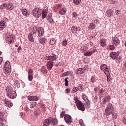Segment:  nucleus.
<instances>
[{"label":"nucleus","instance_id":"1","mask_svg":"<svg viewBox=\"0 0 126 126\" xmlns=\"http://www.w3.org/2000/svg\"><path fill=\"white\" fill-rule=\"evenodd\" d=\"M74 99L75 101L76 106H77L78 110L82 111H85V107H84V105H83V103H82V102L78 100V98L76 97H75Z\"/></svg>","mask_w":126,"mask_h":126},{"label":"nucleus","instance_id":"2","mask_svg":"<svg viewBox=\"0 0 126 126\" xmlns=\"http://www.w3.org/2000/svg\"><path fill=\"white\" fill-rule=\"evenodd\" d=\"M114 112V107L111 103H108L106 105V107L105 110V115L106 116H110L111 114H113Z\"/></svg>","mask_w":126,"mask_h":126},{"label":"nucleus","instance_id":"3","mask_svg":"<svg viewBox=\"0 0 126 126\" xmlns=\"http://www.w3.org/2000/svg\"><path fill=\"white\" fill-rule=\"evenodd\" d=\"M6 95L7 97H8L10 99H15V98H16V96H17L16 92H14V91L9 90L7 91Z\"/></svg>","mask_w":126,"mask_h":126},{"label":"nucleus","instance_id":"4","mask_svg":"<svg viewBox=\"0 0 126 126\" xmlns=\"http://www.w3.org/2000/svg\"><path fill=\"white\" fill-rule=\"evenodd\" d=\"M6 42L7 44H12L15 42V36L13 34H11L7 37Z\"/></svg>","mask_w":126,"mask_h":126},{"label":"nucleus","instance_id":"5","mask_svg":"<svg viewBox=\"0 0 126 126\" xmlns=\"http://www.w3.org/2000/svg\"><path fill=\"white\" fill-rule=\"evenodd\" d=\"M32 12L33 16L36 17V18H38V17L41 16V9H39L38 8L34 9Z\"/></svg>","mask_w":126,"mask_h":126},{"label":"nucleus","instance_id":"6","mask_svg":"<svg viewBox=\"0 0 126 126\" xmlns=\"http://www.w3.org/2000/svg\"><path fill=\"white\" fill-rule=\"evenodd\" d=\"M64 119L67 124H71L72 123V119L69 115H65Z\"/></svg>","mask_w":126,"mask_h":126},{"label":"nucleus","instance_id":"7","mask_svg":"<svg viewBox=\"0 0 126 126\" xmlns=\"http://www.w3.org/2000/svg\"><path fill=\"white\" fill-rule=\"evenodd\" d=\"M28 80H29V81H32V80H33V70H32V69H30L29 70H28Z\"/></svg>","mask_w":126,"mask_h":126},{"label":"nucleus","instance_id":"8","mask_svg":"<svg viewBox=\"0 0 126 126\" xmlns=\"http://www.w3.org/2000/svg\"><path fill=\"white\" fill-rule=\"evenodd\" d=\"M96 23H97L96 20H93V23H90L89 26V29L91 30H94V28H96Z\"/></svg>","mask_w":126,"mask_h":126},{"label":"nucleus","instance_id":"9","mask_svg":"<svg viewBox=\"0 0 126 126\" xmlns=\"http://www.w3.org/2000/svg\"><path fill=\"white\" fill-rule=\"evenodd\" d=\"M46 60H47V61H49V62H52V61H56L57 60V56L54 54L52 56H46Z\"/></svg>","mask_w":126,"mask_h":126},{"label":"nucleus","instance_id":"10","mask_svg":"<svg viewBox=\"0 0 126 126\" xmlns=\"http://www.w3.org/2000/svg\"><path fill=\"white\" fill-rule=\"evenodd\" d=\"M102 104L103 105H105L107 103V102H110L111 101V97H110V95H106L104 96V97L102 99Z\"/></svg>","mask_w":126,"mask_h":126},{"label":"nucleus","instance_id":"11","mask_svg":"<svg viewBox=\"0 0 126 126\" xmlns=\"http://www.w3.org/2000/svg\"><path fill=\"white\" fill-rule=\"evenodd\" d=\"M119 56V53L116 52H111L110 54V57L112 59V60H116L118 56Z\"/></svg>","mask_w":126,"mask_h":126},{"label":"nucleus","instance_id":"12","mask_svg":"<svg viewBox=\"0 0 126 126\" xmlns=\"http://www.w3.org/2000/svg\"><path fill=\"white\" fill-rule=\"evenodd\" d=\"M49 120L50 121V124L53 126H56L58 124V119L56 118L49 117Z\"/></svg>","mask_w":126,"mask_h":126},{"label":"nucleus","instance_id":"13","mask_svg":"<svg viewBox=\"0 0 126 126\" xmlns=\"http://www.w3.org/2000/svg\"><path fill=\"white\" fill-rule=\"evenodd\" d=\"M112 42L115 46L120 45V39H119V38L117 36L113 37Z\"/></svg>","mask_w":126,"mask_h":126},{"label":"nucleus","instance_id":"14","mask_svg":"<svg viewBox=\"0 0 126 126\" xmlns=\"http://www.w3.org/2000/svg\"><path fill=\"white\" fill-rule=\"evenodd\" d=\"M6 27V22L4 21H0V31L3 30Z\"/></svg>","mask_w":126,"mask_h":126},{"label":"nucleus","instance_id":"15","mask_svg":"<svg viewBox=\"0 0 126 126\" xmlns=\"http://www.w3.org/2000/svg\"><path fill=\"white\" fill-rule=\"evenodd\" d=\"M54 65V62L53 61H48L47 63V69L51 70Z\"/></svg>","mask_w":126,"mask_h":126},{"label":"nucleus","instance_id":"16","mask_svg":"<svg viewBox=\"0 0 126 126\" xmlns=\"http://www.w3.org/2000/svg\"><path fill=\"white\" fill-rule=\"evenodd\" d=\"M28 100L29 101H38L39 100V97L37 96H29L28 97Z\"/></svg>","mask_w":126,"mask_h":126},{"label":"nucleus","instance_id":"17","mask_svg":"<svg viewBox=\"0 0 126 126\" xmlns=\"http://www.w3.org/2000/svg\"><path fill=\"white\" fill-rule=\"evenodd\" d=\"M85 72V68H79L76 70V74H82Z\"/></svg>","mask_w":126,"mask_h":126},{"label":"nucleus","instance_id":"18","mask_svg":"<svg viewBox=\"0 0 126 126\" xmlns=\"http://www.w3.org/2000/svg\"><path fill=\"white\" fill-rule=\"evenodd\" d=\"M100 46L102 47H106L107 46V40L106 39H101L100 40Z\"/></svg>","mask_w":126,"mask_h":126},{"label":"nucleus","instance_id":"19","mask_svg":"<svg viewBox=\"0 0 126 126\" xmlns=\"http://www.w3.org/2000/svg\"><path fill=\"white\" fill-rule=\"evenodd\" d=\"M101 70H103L104 73H106V71H109V69L107 67V65L103 64L100 66Z\"/></svg>","mask_w":126,"mask_h":126},{"label":"nucleus","instance_id":"20","mask_svg":"<svg viewBox=\"0 0 126 126\" xmlns=\"http://www.w3.org/2000/svg\"><path fill=\"white\" fill-rule=\"evenodd\" d=\"M29 39L31 41V42H34V37H35V33H33L31 32L28 35Z\"/></svg>","mask_w":126,"mask_h":126},{"label":"nucleus","instance_id":"21","mask_svg":"<svg viewBox=\"0 0 126 126\" xmlns=\"http://www.w3.org/2000/svg\"><path fill=\"white\" fill-rule=\"evenodd\" d=\"M72 32L75 34L77 31H80V28L76 26H73L71 28Z\"/></svg>","mask_w":126,"mask_h":126},{"label":"nucleus","instance_id":"22","mask_svg":"<svg viewBox=\"0 0 126 126\" xmlns=\"http://www.w3.org/2000/svg\"><path fill=\"white\" fill-rule=\"evenodd\" d=\"M50 124H51V122L50 118H48V119L44 120L43 122V126H50Z\"/></svg>","mask_w":126,"mask_h":126},{"label":"nucleus","instance_id":"23","mask_svg":"<svg viewBox=\"0 0 126 126\" xmlns=\"http://www.w3.org/2000/svg\"><path fill=\"white\" fill-rule=\"evenodd\" d=\"M105 74L107 76V82H110V81H111V80L112 79V77H111V75H110V71H106Z\"/></svg>","mask_w":126,"mask_h":126},{"label":"nucleus","instance_id":"24","mask_svg":"<svg viewBox=\"0 0 126 126\" xmlns=\"http://www.w3.org/2000/svg\"><path fill=\"white\" fill-rule=\"evenodd\" d=\"M44 34V29L43 28H39L38 29V35L39 37H41V36H43Z\"/></svg>","mask_w":126,"mask_h":126},{"label":"nucleus","instance_id":"25","mask_svg":"<svg viewBox=\"0 0 126 126\" xmlns=\"http://www.w3.org/2000/svg\"><path fill=\"white\" fill-rule=\"evenodd\" d=\"M47 10H48V7H46L45 9L43 10L42 13V18H46L47 17Z\"/></svg>","mask_w":126,"mask_h":126},{"label":"nucleus","instance_id":"26","mask_svg":"<svg viewBox=\"0 0 126 126\" xmlns=\"http://www.w3.org/2000/svg\"><path fill=\"white\" fill-rule=\"evenodd\" d=\"M22 14L25 16H28L29 15L30 11L29 10H28L26 9H22Z\"/></svg>","mask_w":126,"mask_h":126},{"label":"nucleus","instance_id":"27","mask_svg":"<svg viewBox=\"0 0 126 126\" xmlns=\"http://www.w3.org/2000/svg\"><path fill=\"white\" fill-rule=\"evenodd\" d=\"M114 14V11H112L111 9H108L106 11V15L108 17H112V16Z\"/></svg>","mask_w":126,"mask_h":126},{"label":"nucleus","instance_id":"28","mask_svg":"<svg viewBox=\"0 0 126 126\" xmlns=\"http://www.w3.org/2000/svg\"><path fill=\"white\" fill-rule=\"evenodd\" d=\"M94 53H95V50H94L92 51H88L86 52L84 54V56H86V57H90V56H92Z\"/></svg>","mask_w":126,"mask_h":126},{"label":"nucleus","instance_id":"29","mask_svg":"<svg viewBox=\"0 0 126 126\" xmlns=\"http://www.w3.org/2000/svg\"><path fill=\"white\" fill-rule=\"evenodd\" d=\"M5 104H6L8 108H11L12 107V103L6 99H5Z\"/></svg>","mask_w":126,"mask_h":126},{"label":"nucleus","instance_id":"30","mask_svg":"<svg viewBox=\"0 0 126 126\" xmlns=\"http://www.w3.org/2000/svg\"><path fill=\"white\" fill-rule=\"evenodd\" d=\"M5 104H6L8 108H11L12 107V103L6 99H5Z\"/></svg>","mask_w":126,"mask_h":126},{"label":"nucleus","instance_id":"31","mask_svg":"<svg viewBox=\"0 0 126 126\" xmlns=\"http://www.w3.org/2000/svg\"><path fill=\"white\" fill-rule=\"evenodd\" d=\"M66 13V8H62L59 11V14L60 15H64V14H65Z\"/></svg>","mask_w":126,"mask_h":126},{"label":"nucleus","instance_id":"32","mask_svg":"<svg viewBox=\"0 0 126 126\" xmlns=\"http://www.w3.org/2000/svg\"><path fill=\"white\" fill-rule=\"evenodd\" d=\"M13 8V5H12V3H8V5H7V9H8V10H12Z\"/></svg>","mask_w":126,"mask_h":126},{"label":"nucleus","instance_id":"33","mask_svg":"<svg viewBox=\"0 0 126 126\" xmlns=\"http://www.w3.org/2000/svg\"><path fill=\"white\" fill-rule=\"evenodd\" d=\"M11 67H3L4 73H8L10 71V68Z\"/></svg>","mask_w":126,"mask_h":126},{"label":"nucleus","instance_id":"34","mask_svg":"<svg viewBox=\"0 0 126 126\" xmlns=\"http://www.w3.org/2000/svg\"><path fill=\"white\" fill-rule=\"evenodd\" d=\"M0 122H5L4 116H3V113L1 112H0Z\"/></svg>","mask_w":126,"mask_h":126},{"label":"nucleus","instance_id":"35","mask_svg":"<svg viewBox=\"0 0 126 126\" xmlns=\"http://www.w3.org/2000/svg\"><path fill=\"white\" fill-rule=\"evenodd\" d=\"M46 41H47V39H46L45 37H42L39 40V42L42 45H44Z\"/></svg>","mask_w":126,"mask_h":126},{"label":"nucleus","instance_id":"36","mask_svg":"<svg viewBox=\"0 0 126 126\" xmlns=\"http://www.w3.org/2000/svg\"><path fill=\"white\" fill-rule=\"evenodd\" d=\"M73 2L75 5H79L81 2V0H73Z\"/></svg>","mask_w":126,"mask_h":126},{"label":"nucleus","instance_id":"37","mask_svg":"<svg viewBox=\"0 0 126 126\" xmlns=\"http://www.w3.org/2000/svg\"><path fill=\"white\" fill-rule=\"evenodd\" d=\"M56 43V39L55 38H52L50 39L49 44L50 45H54Z\"/></svg>","mask_w":126,"mask_h":126},{"label":"nucleus","instance_id":"38","mask_svg":"<svg viewBox=\"0 0 126 126\" xmlns=\"http://www.w3.org/2000/svg\"><path fill=\"white\" fill-rule=\"evenodd\" d=\"M6 6H7V4L6 3H3L0 5V9H5Z\"/></svg>","mask_w":126,"mask_h":126},{"label":"nucleus","instance_id":"39","mask_svg":"<svg viewBox=\"0 0 126 126\" xmlns=\"http://www.w3.org/2000/svg\"><path fill=\"white\" fill-rule=\"evenodd\" d=\"M82 98L84 101H85V102H87V101L89 100L88 99V97H87V96H86L85 94H83L82 96Z\"/></svg>","mask_w":126,"mask_h":126},{"label":"nucleus","instance_id":"40","mask_svg":"<svg viewBox=\"0 0 126 126\" xmlns=\"http://www.w3.org/2000/svg\"><path fill=\"white\" fill-rule=\"evenodd\" d=\"M3 67H11L10 66V63L9 61H7L6 62H5Z\"/></svg>","mask_w":126,"mask_h":126},{"label":"nucleus","instance_id":"41","mask_svg":"<svg viewBox=\"0 0 126 126\" xmlns=\"http://www.w3.org/2000/svg\"><path fill=\"white\" fill-rule=\"evenodd\" d=\"M81 50L82 52H85V51H86V50H87V46L86 45H83L81 48Z\"/></svg>","mask_w":126,"mask_h":126},{"label":"nucleus","instance_id":"42","mask_svg":"<svg viewBox=\"0 0 126 126\" xmlns=\"http://www.w3.org/2000/svg\"><path fill=\"white\" fill-rule=\"evenodd\" d=\"M37 105V102H33L30 104V108H34Z\"/></svg>","mask_w":126,"mask_h":126},{"label":"nucleus","instance_id":"43","mask_svg":"<svg viewBox=\"0 0 126 126\" xmlns=\"http://www.w3.org/2000/svg\"><path fill=\"white\" fill-rule=\"evenodd\" d=\"M37 28H38V27H33V28L32 29V32H31L33 33V34H35V33H36V32L37 31Z\"/></svg>","mask_w":126,"mask_h":126},{"label":"nucleus","instance_id":"44","mask_svg":"<svg viewBox=\"0 0 126 126\" xmlns=\"http://www.w3.org/2000/svg\"><path fill=\"white\" fill-rule=\"evenodd\" d=\"M78 90H79V88H78L77 87L73 88L72 89V93H75V92H77V91H78Z\"/></svg>","mask_w":126,"mask_h":126},{"label":"nucleus","instance_id":"45","mask_svg":"<svg viewBox=\"0 0 126 126\" xmlns=\"http://www.w3.org/2000/svg\"><path fill=\"white\" fill-rule=\"evenodd\" d=\"M85 105L87 108H89V107H90V101H89V100L86 101Z\"/></svg>","mask_w":126,"mask_h":126},{"label":"nucleus","instance_id":"46","mask_svg":"<svg viewBox=\"0 0 126 126\" xmlns=\"http://www.w3.org/2000/svg\"><path fill=\"white\" fill-rule=\"evenodd\" d=\"M62 45L63 46H65V47L66 46V45H67V41H66V39L63 41Z\"/></svg>","mask_w":126,"mask_h":126},{"label":"nucleus","instance_id":"47","mask_svg":"<svg viewBox=\"0 0 126 126\" xmlns=\"http://www.w3.org/2000/svg\"><path fill=\"white\" fill-rule=\"evenodd\" d=\"M79 123L81 126H85V125L83 123V120L80 119Z\"/></svg>","mask_w":126,"mask_h":126},{"label":"nucleus","instance_id":"48","mask_svg":"<svg viewBox=\"0 0 126 126\" xmlns=\"http://www.w3.org/2000/svg\"><path fill=\"white\" fill-rule=\"evenodd\" d=\"M111 114L112 115L113 119H117V113H114V112H113Z\"/></svg>","mask_w":126,"mask_h":126},{"label":"nucleus","instance_id":"49","mask_svg":"<svg viewBox=\"0 0 126 126\" xmlns=\"http://www.w3.org/2000/svg\"><path fill=\"white\" fill-rule=\"evenodd\" d=\"M110 50H111V51H114V50H115V46L112 45H109V47Z\"/></svg>","mask_w":126,"mask_h":126},{"label":"nucleus","instance_id":"50","mask_svg":"<svg viewBox=\"0 0 126 126\" xmlns=\"http://www.w3.org/2000/svg\"><path fill=\"white\" fill-rule=\"evenodd\" d=\"M67 73L68 75H72V76L73 75V72L71 71H67Z\"/></svg>","mask_w":126,"mask_h":126},{"label":"nucleus","instance_id":"51","mask_svg":"<svg viewBox=\"0 0 126 126\" xmlns=\"http://www.w3.org/2000/svg\"><path fill=\"white\" fill-rule=\"evenodd\" d=\"M48 20L50 23H53L54 22V20L52 18H48Z\"/></svg>","mask_w":126,"mask_h":126},{"label":"nucleus","instance_id":"52","mask_svg":"<svg viewBox=\"0 0 126 126\" xmlns=\"http://www.w3.org/2000/svg\"><path fill=\"white\" fill-rule=\"evenodd\" d=\"M72 16L74 18H76L77 17V13L76 12H73Z\"/></svg>","mask_w":126,"mask_h":126},{"label":"nucleus","instance_id":"53","mask_svg":"<svg viewBox=\"0 0 126 126\" xmlns=\"http://www.w3.org/2000/svg\"><path fill=\"white\" fill-rule=\"evenodd\" d=\"M91 82H92V83H94V82H95V78H94V77L92 76L91 79Z\"/></svg>","mask_w":126,"mask_h":126},{"label":"nucleus","instance_id":"54","mask_svg":"<svg viewBox=\"0 0 126 126\" xmlns=\"http://www.w3.org/2000/svg\"><path fill=\"white\" fill-rule=\"evenodd\" d=\"M65 93H66V94H68V93H70V89H66L65 90Z\"/></svg>","mask_w":126,"mask_h":126},{"label":"nucleus","instance_id":"55","mask_svg":"<svg viewBox=\"0 0 126 126\" xmlns=\"http://www.w3.org/2000/svg\"><path fill=\"white\" fill-rule=\"evenodd\" d=\"M65 113L64 112V111H63V112H62L61 113V114H60V116H61V117H63V116H64L65 115Z\"/></svg>","mask_w":126,"mask_h":126},{"label":"nucleus","instance_id":"56","mask_svg":"<svg viewBox=\"0 0 126 126\" xmlns=\"http://www.w3.org/2000/svg\"><path fill=\"white\" fill-rule=\"evenodd\" d=\"M103 93H104V90L101 89L99 90V94H103Z\"/></svg>","mask_w":126,"mask_h":126},{"label":"nucleus","instance_id":"57","mask_svg":"<svg viewBox=\"0 0 126 126\" xmlns=\"http://www.w3.org/2000/svg\"><path fill=\"white\" fill-rule=\"evenodd\" d=\"M53 17V13H50L48 15V18H52Z\"/></svg>","mask_w":126,"mask_h":126},{"label":"nucleus","instance_id":"58","mask_svg":"<svg viewBox=\"0 0 126 126\" xmlns=\"http://www.w3.org/2000/svg\"><path fill=\"white\" fill-rule=\"evenodd\" d=\"M4 123H5V122H0V126H4Z\"/></svg>","mask_w":126,"mask_h":126},{"label":"nucleus","instance_id":"59","mask_svg":"<svg viewBox=\"0 0 126 126\" xmlns=\"http://www.w3.org/2000/svg\"><path fill=\"white\" fill-rule=\"evenodd\" d=\"M120 12H121V11L119 10H117L116 11L115 13L117 14V15H118V14H120Z\"/></svg>","mask_w":126,"mask_h":126},{"label":"nucleus","instance_id":"60","mask_svg":"<svg viewBox=\"0 0 126 126\" xmlns=\"http://www.w3.org/2000/svg\"><path fill=\"white\" fill-rule=\"evenodd\" d=\"M68 75L67 74V71L63 73V76H67Z\"/></svg>","mask_w":126,"mask_h":126},{"label":"nucleus","instance_id":"61","mask_svg":"<svg viewBox=\"0 0 126 126\" xmlns=\"http://www.w3.org/2000/svg\"><path fill=\"white\" fill-rule=\"evenodd\" d=\"M123 121L124 124L126 125V118H125L124 119H123Z\"/></svg>","mask_w":126,"mask_h":126},{"label":"nucleus","instance_id":"62","mask_svg":"<svg viewBox=\"0 0 126 126\" xmlns=\"http://www.w3.org/2000/svg\"><path fill=\"white\" fill-rule=\"evenodd\" d=\"M1 63H2V57H0V65L1 64Z\"/></svg>","mask_w":126,"mask_h":126},{"label":"nucleus","instance_id":"63","mask_svg":"<svg viewBox=\"0 0 126 126\" xmlns=\"http://www.w3.org/2000/svg\"><path fill=\"white\" fill-rule=\"evenodd\" d=\"M116 59L118 60V62H120L121 61V57H120V56L117 57Z\"/></svg>","mask_w":126,"mask_h":126},{"label":"nucleus","instance_id":"64","mask_svg":"<svg viewBox=\"0 0 126 126\" xmlns=\"http://www.w3.org/2000/svg\"><path fill=\"white\" fill-rule=\"evenodd\" d=\"M124 66H125V67L126 68V61L125 62V63L124 64Z\"/></svg>","mask_w":126,"mask_h":126}]
</instances>
